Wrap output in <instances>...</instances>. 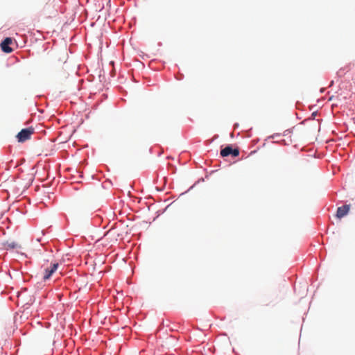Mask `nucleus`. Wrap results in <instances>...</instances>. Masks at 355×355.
Instances as JSON below:
<instances>
[{
	"label": "nucleus",
	"mask_w": 355,
	"mask_h": 355,
	"mask_svg": "<svg viewBox=\"0 0 355 355\" xmlns=\"http://www.w3.org/2000/svg\"><path fill=\"white\" fill-rule=\"evenodd\" d=\"M34 133V128L30 127L28 128L22 129L17 135L19 142H24L31 138V136Z\"/></svg>",
	"instance_id": "1"
},
{
	"label": "nucleus",
	"mask_w": 355,
	"mask_h": 355,
	"mask_svg": "<svg viewBox=\"0 0 355 355\" xmlns=\"http://www.w3.org/2000/svg\"><path fill=\"white\" fill-rule=\"evenodd\" d=\"M58 266L59 265L58 263H51L49 266L44 268L43 279L44 281L49 279L51 275L57 270Z\"/></svg>",
	"instance_id": "2"
},
{
	"label": "nucleus",
	"mask_w": 355,
	"mask_h": 355,
	"mask_svg": "<svg viewBox=\"0 0 355 355\" xmlns=\"http://www.w3.org/2000/svg\"><path fill=\"white\" fill-rule=\"evenodd\" d=\"M230 155L233 157H237L239 155V149H233L230 146H227L220 150V155L222 157H227Z\"/></svg>",
	"instance_id": "3"
},
{
	"label": "nucleus",
	"mask_w": 355,
	"mask_h": 355,
	"mask_svg": "<svg viewBox=\"0 0 355 355\" xmlns=\"http://www.w3.org/2000/svg\"><path fill=\"white\" fill-rule=\"evenodd\" d=\"M12 43V39L11 37H6L1 43V50L6 53H10L13 51V49L10 47V45Z\"/></svg>",
	"instance_id": "4"
},
{
	"label": "nucleus",
	"mask_w": 355,
	"mask_h": 355,
	"mask_svg": "<svg viewBox=\"0 0 355 355\" xmlns=\"http://www.w3.org/2000/svg\"><path fill=\"white\" fill-rule=\"evenodd\" d=\"M350 209V205H345L342 207H340L337 209L336 211V217L339 219L343 218L345 216L349 211Z\"/></svg>",
	"instance_id": "5"
},
{
	"label": "nucleus",
	"mask_w": 355,
	"mask_h": 355,
	"mask_svg": "<svg viewBox=\"0 0 355 355\" xmlns=\"http://www.w3.org/2000/svg\"><path fill=\"white\" fill-rule=\"evenodd\" d=\"M9 246H10L12 248H15L17 247V244L12 243L11 244H10Z\"/></svg>",
	"instance_id": "6"
}]
</instances>
